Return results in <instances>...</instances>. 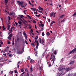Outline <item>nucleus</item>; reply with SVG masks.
<instances>
[{
	"mask_svg": "<svg viewBox=\"0 0 76 76\" xmlns=\"http://www.w3.org/2000/svg\"><path fill=\"white\" fill-rule=\"evenodd\" d=\"M13 72V71H10V74H11V75H12V74Z\"/></svg>",
	"mask_w": 76,
	"mask_h": 76,
	"instance_id": "3c124183",
	"label": "nucleus"
},
{
	"mask_svg": "<svg viewBox=\"0 0 76 76\" xmlns=\"http://www.w3.org/2000/svg\"><path fill=\"white\" fill-rule=\"evenodd\" d=\"M50 17H52L53 16V18H55L56 17V15H55V13H54V12H53L52 13L51 12L50 14Z\"/></svg>",
	"mask_w": 76,
	"mask_h": 76,
	"instance_id": "f03ea898",
	"label": "nucleus"
},
{
	"mask_svg": "<svg viewBox=\"0 0 76 76\" xmlns=\"http://www.w3.org/2000/svg\"><path fill=\"white\" fill-rule=\"evenodd\" d=\"M26 76H29V74L28 72H27Z\"/></svg>",
	"mask_w": 76,
	"mask_h": 76,
	"instance_id": "a19ab883",
	"label": "nucleus"
},
{
	"mask_svg": "<svg viewBox=\"0 0 76 76\" xmlns=\"http://www.w3.org/2000/svg\"><path fill=\"white\" fill-rule=\"evenodd\" d=\"M1 20L2 21V22H3V18H1Z\"/></svg>",
	"mask_w": 76,
	"mask_h": 76,
	"instance_id": "052dcab7",
	"label": "nucleus"
},
{
	"mask_svg": "<svg viewBox=\"0 0 76 76\" xmlns=\"http://www.w3.org/2000/svg\"><path fill=\"white\" fill-rule=\"evenodd\" d=\"M17 53L18 54H21V52L20 51V50H19L18 51H17Z\"/></svg>",
	"mask_w": 76,
	"mask_h": 76,
	"instance_id": "6ab92c4d",
	"label": "nucleus"
},
{
	"mask_svg": "<svg viewBox=\"0 0 76 76\" xmlns=\"http://www.w3.org/2000/svg\"><path fill=\"white\" fill-rule=\"evenodd\" d=\"M8 0H5V4L6 5H7V3H8Z\"/></svg>",
	"mask_w": 76,
	"mask_h": 76,
	"instance_id": "2eb2a0df",
	"label": "nucleus"
},
{
	"mask_svg": "<svg viewBox=\"0 0 76 76\" xmlns=\"http://www.w3.org/2000/svg\"><path fill=\"white\" fill-rule=\"evenodd\" d=\"M25 38H26V39H28V38H27V36L26 35L25 36Z\"/></svg>",
	"mask_w": 76,
	"mask_h": 76,
	"instance_id": "bf43d9fd",
	"label": "nucleus"
},
{
	"mask_svg": "<svg viewBox=\"0 0 76 76\" xmlns=\"http://www.w3.org/2000/svg\"><path fill=\"white\" fill-rule=\"evenodd\" d=\"M38 12H39V13H42V12L41 11H38Z\"/></svg>",
	"mask_w": 76,
	"mask_h": 76,
	"instance_id": "69168bd1",
	"label": "nucleus"
},
{
	"mask_svg": "<svg viewBox=\"0 0 76 76\" xmlns=\"http://www.w3.org/2000/svg\"><path fill=\"white\" fill-rule=\"evenodd\" d=\"M38 36H37L35 37V38H36V39H38Z\"/></svg>",
	"mask_w": 76,
	"mask_h": 76,
	"instance_id": "5fc2aeb1",
	"label": "nucleus"
},
{
	"mask_svg": "<svg viewBox=\"0 0 76 76\" xmlns=\"http://www.w3.org/2000/svg\"><path fill=\"white\" fill-rule=\"evenodd\" d=\"M41 26H42V27H44V25L42 23H41Z\"/></svg>",
	"mask_w": 76,
	"mask_h": 76,
	"instance_id": "4c0bfd02",
	"label": "nucleus"
},
{
	"mask_svg": "<svg viewBox=\"0 0 76 76\" xmlns=\"http://www.w3.org/2000/svg\"><path fill=\"white\" fill-rule=\"evenodd\" d=\"M14 72L15 73H18V71H17V70H15Z\"/></svg>",
	"mask_w": 76,
	"mask_h": 76,
	"instance_id": "ea45409f",
	"label": "nucleus"
},
{
	"mask_svg": "<svg viewBox=\"0 0 76 76\" xmlns=\"http://www.w3.org/2000/svg\"><path fill=\"white\" fill-rule=\"evenodd\" d=\"M53 53L55 54H56V51H54L53 52Z\"/></svg>",
	"mask_w": 76,
	"mask_h": 76,
	"instance_id": "774afa93",
	"label": "nucleus"
},
{
	"mask_svg": "<svg viewBox=\"0 0 76 76\" xmlns=\"http://www.w3.org/2000/svg\"><path fill=\"white\" fill-rule=\"evenodd\" d=\"M56 23V22H55V21H52L51 22V24H50V26H52L53 24V23Z\"/></svg>",
	"mask_w": 76,
	"mask_h": 76,
	"instance_id": "dca6fc26",
	"label": "nucleus"
},
{
	"mask_svg": "<svg viewBox=\"0 0 76 76\" xmlns=\"http://www.w3.org/2000/svg\"><path fill=\"white\" fill-rule=\"evenodd\" d=\"M31 45H32L33 46H34V47H35V44L34 43H32L31 44Z\"/></svg>",
	"mask_w": 76,
	"mask_h": 76,
	"instance_id": "a878e982",
	"label": "nucleus"
},
{
	"mask_svg": "<svg viewBox=\"0 0 76 76\" xmlns=\"http://www.w3.org/2000/svg\"><path fill=\"white\" fill-rule=\"evenodd\" d=\"M0 36L2 37V38L1 39H3V35H1V34H0Z\"/></svg>",
	"mask_w": 76,
	"mask_h": 76,
	"instance_id": "864d4df0",
	"label": "nucleus"
},
{
	"mask_svg": "<svg viewBox=\"0 0 76 76\" xmlns=\"http://www.w3.org/2000/svg\"><path fill=\"white\" fill-rule=\"evenodd\" d=\"M20 20V21H21V22H22L24 24L26 25V23H25V22H24L23 20L22 19H21V20Z\"/></svg>",
	"mask_w": 76,
	"mask_h": 76,
	"instance_id": "412c9836",
	"label": "nucleus"
},
{
	"mask_svg": "<svg viewBox=\"0 0 76 76\" xmlns=\"http://www.w3.org/2000/svg\"><path fill=\"white\" fill-rule=\"evenodd\" d=\"M33 23H37V22L36 21H35V20H33Z\"/></svg>",
	"mask_w": 76,
	"mask_h": 76,
	"instance_id": "37998d69",
	"label": "nucleus"
},
{
	"mask_svg": "<svg viewBox=\"0 0 76 76\" xmlns=\"http://www.w3.org/2000/svg\"><path fill=\"white\" fill-rule=\"evenodd\" d=\"M42 40V39H41V38H40L39 39L38 41L39 42L40 44H41V43Z\"/></svg>",
	"mask_w": 76,
	"mask_h": 76,
	"instance_id": "4468645a",
	"label": "nucleus"
},
{
	"mask_svg": "<svg viewBox=\"0 0 76 76\" xmlns=\"http://www.w3.org/2000/svg\"><path fill=\"white\" fill-rule=\"evenodd\" d=\"M51 57L52 58V61L53 62V63H54V61H56V58H55V56L53 55V56H52V54L51 55Z\"/></svg>",
	"mask_w": 76,
	"mask_h": 76,
	"instance_id": "7ed1b4c3",
	"label": "nucleus"
},
{
	"mask_svg": "<svg viewBox=\"0 0 76 76\" xmlns=\"http://www.w3.org/2000/svg\"><path fill=\"white\" fill-rule=\"evenodd\" d=\"M24 48H25V47H23L22 48V53H23V51H24Z\"/></svg>",
	"mask_w": 76,
	"mask_h": 76,
	"instance_id": "4be33fe9",
	"label": "nucleus"
},
{
	"mask_svg": "<svg viewBox=\"0 0 76 76\" xmlns=\"http://www.w3.org/2000/svg\"><path fill=\"white\" fill-rule=\"evenodd\" d=\"M17 3L19 5H23V2H20V1H17Z\"/></svg>",
	"mask_w": 76,
	"mask_h": 76,
	"instance_id": "39448f33",
	"label": "nucleus"
},
{
	"mask_svg": "<svg viewBox=\"0 0 76 76\" xmlns=\"http://www.w3.org/2000/svg\"><path fill=\"white\" fill-rule=\"evenodd\" d=\"M18 16L20 18H21V19H22L23 18H24L23 15H18Z\"/></svg>",
	"mask_w": 76,
	"mask_h": 76,
	"instance_id": "9d476101",
	"label": "nucleus"
},
{
	"mask_svg": "<svg viewBox=\"0 0 76 76\" xmlns=\"http://www.w3.org/2000/svg\"><path fill=\"white\" fill-rule=\"evenodd\" d=\"M21 72H23V71H24V70H23V69L22 68L21 69Z\"/></svg>",
	"mask_w": 76,
	"mask_h": 76,
	"instance_id": "7c9ffc66",
	"label": "nucleus"
},
{
	"mask_svg": "<svg viewBox=\"0 0 76 76\" xmlns=\"http://www.w3.org/2000/svg\"><path fill=\"white\" fill-rule=\"evenodd\" d=\"M37 41H38V39H37L35 38V42H37Z\"/></svg>",
	"mask_w": 76,
	"mask_h": 76,
	"instance_id": "c03bdc74",
	"label": "nucleus"
},
{
	"mask_svg": "<svg viewBox=\"0 0 76 76\" xmlns=\"http://www.w3.org/2000/svg\"><path fill=\"white\" fill-rule=\"evenodd\" d=\"M19 41V38H17V42H18V41Z\"/></svg>",
	"mask_w": 76,
	"mask_h": 76,
	"instance_id": "79ce46f5",
	"label": "nucleus"
},
{
	"mask_svg": "<svg viewBox=\"0 0 76 76\" xmlns=\"http://www.w3.org/2000/svg\"><path fill=\"white\" fill-rule=\"evenodd\" d=\"M43 30H44V28H41L40 30V31L41 32V31H43Z\"/></svg>",
	"mask_w": 76,
	"mask_h": 76,
	"instance_id": "58836bf2",
	"label": "nucleus"
},
{
	"mask_svg": "<svg viewBox=\"0 0 76 76\" xmlns=\"http://www.w3.org/2000/svg\"><path fill=\"white\" fill-rule=\"evenodd\" d=\"M71 70V69L70 68H69V67L67 68L66 69L65 68H62L61 69H60V70L61 71V72L60 73L58 74V75L60 76L63 73H64V71H65V73H67V72H69V70Z\"/></svg>",
	"mask_w": 76,
	"mask_h": 76,
	"instance_id": "f257e3e1",
	"label": "nucleus"
},
{
	"mask_svg": "<svg viewBox=\"0 0 76 76\" xmlns=\"http://www.w3.org/2000/svg\"><path fill=\"white\" fill-rule=\"evenodd\" d=\"M8 19H9V20H10V18H11L9 16H8Z\"/></svg>",
	"mask_w": 76,
	"mask_h": 76,
	"instance_id": "8fccbe9b",
	"label": "nucleus"
},
{
	"mask_svg": "<svg viewBox=\"0 0 76 76\" xmlns=\"http://www.w3.org/2000/svg\"><path fill=\"white\" fill-rule=\"evenodd\" d=\"M73 63H74V61H72L70 62V64H72Z\"/></svg>",
	"mask_w": 76,
	"mask_h": 76,
	"instance_id": "c85d7f7f",
	"label": "nucleus"
},
{
	"mask_svg": "<svg viewBox=\"0 0 76 76\" xmlns=\"http://www.w3.org/2000/svg\"><path fill=\"white\" fill-rule=\"evenodd\" d=\"M34 51H36V53L37 52L38 53V50H37V49H36V48H35L34 49Z\"/></svg>",
	"mask_w": 76,
	"mask_h": 76,
	"instance_id": "e433bc0d",
	"label": "nucleus"
},
{
	"mask_svg": "<svg viewBox=\"0 0 76 76\" xmlns=\"http://www.w3.org/2000/svg\"><path fill=\"white\" fill-rule=\"evenodd\" d=\"M70 75H71L70 73H69L68 74L67 76H70Z\"/></svg>",
	"mask_w": 76,
	"mask_h": 76,
	"instance_id": "338daca9",
	"label": "nucleus"
},
{
	"mask_svg": "<svg viewBox=\"0 0 76 76\" xmlns=\"http://www.w3.org/2000/svg\"><path fill=\"white\" fill-rule=\"evenodd\" d=\"M7 42H8V43H7L8 44H10V42L8 40Z\"/></svg>",
	"mask_w": 76,
	"mask_h": 76,
	"instance_id": "49530a36",
	"label": "nucleus"
},
{
	"mask_svg": "<svg viewBox=\"0 0 76 76\" xmlns=\"http://www.w3.org/2000/svg\"><path fill=\"white\" fill-rule=\"evenodd\" d=\"M34 62V60L31 59L30 62L32 63V62Z\"/></svg>",
	"mask_w": 76,
	"mask_h": 76,
	"instance_id": "cd10ccee",
	"label": "nucleus"
},
{
	"mask_svg": "<svg viewBox=\"0 0 76 76\" xmlns=\"http://www.w3.org/2000/svg\"><path fill=\"white\" fill-rule=\"evenodd\" d=\"M25 27H24V28H25V29H26L27 28V26H28V24H25Z\"/></svg>",
	"mask_w": 76,
	"mask_h": 76,
	"instance_id": "b1692460",
	"label": "nucleus"
},
{
	"mask_svg": "<svg viewBox=\"0 0 76 76\" xmlns=\"http://www.w3.org/2000/svg\"><path fill=\"white\" fill-rule=\"evenodd\" d=\"M30 32L31 33H32V32H33V29H31V30H30Z\"/></svg>",
	"mask_w": 76,
	"mask_h": 76,
	"instance_id": "c9c22d12",
	"label": "nucleus"
},
{
	"mask_svg": "<svg viewBox=\"0 0 76 76\" xmlns=\"http://www.w3.org/2000/svg\"><path fill=\"white\" fill-rule=\"evenodd\" d=\"M37 43V45H36V46H38V45L39 44L38 43V41H37L36 42Z\"/></svg>",
	"mask_w": 76,
	"mask_h": 76,
	"instance_id": "473e14b6",
	"label": "nucleus"
},
{
	"mask_svg": "<svg viewBox=\"0 0 76 76\" xmlns=\"http://www.w3.org/2000/svg\"><path fill=\"white\" fill-rule=\"evenodd\" d=\"M18 23L19 24V26H22V25H23V23H22L21 22V21H18Z\"/></svg>",
	"mask_w": 76,
	"mask_h": 76,
	"instance_id": "423d86ee",
	"label": "nucleus"
},
{
	"mask_svg": "<svg viewBox=\"0 0 76 76\" xmlns=\"http://www.w3.org/2000/svg\"><path fill=\"white\" fill-rule=\"evenodd\" d=\"M31 59V57H30V56H28V58H27L28 60H29V59Z\"/></svg>",
	"mask_w": 76,
	"mask_h": 76,
	"instance_id": "09e8293b",
	"label": "nucleus"
},
{
	"mask_svg": "<svg viewBox=\"0 0 76 76\" xmlns=\"http://www.w3.org/2000/svg\"><path fill=\"white\" fill-rule=\"evenodd\" d=\"M42 36H43V37H44V36L45 35L44 33V32H43L42 33Z\"/></svg>",
	"mask_w": 76,
	"mask_h": 76,
	"instance_id": "de8ad7c7",
	"label": "nucleus"
},
{
	"mask_svg": "<svg viewBox=\"0 0 76 76\" xmlns=\"http://www.w3.org/2000/svg\"><path fill=\"white\" fill-rule=\"evenodd\" d=\"M51 64H50L48 66V67H51Z\"/></svg>",
	"mask_w": 76,
	"mask_h": 76,
	"instance_id": "e2e57ef3",
	"label": "nucleus"
},
{
	"mask_svg": "<svg viewBox=\"0 0 76 76\" xmlns=\"http://www.w3.org/2000/svg\"><path fill=\"white\" fill-rule=\"evenodd\" d=\"M21 7H25V6L23 5H21Z\"/></svg>",
	"mask_w": 76,
	"mask_h": 76,
	"instance_id": "0e129e2a",
	"label": "nucleus"
},
{
	"mask_svg": "<svg viewBox=\"0 0 76 76\" xmlns=\"http://www.w3.org/2000/svg\"><path fill=\"white\" fill-rule=\"evenodd\" d=\"M64 15H62L61 16H60V18H63V17H64Z\"/></svg>",
	"mask_w": 76,
	"mask_h": 76,
	"instance_id": "f3484780",
	"label": "nucleus"
},
{
	"mask_svg": "<svg viewBox=\"0 0 76 76\" xmlns=\"http://www.w3.org/2000/svg\"><path fill=\"white\" fill-rule=\"evenodd\" d=\"M76 12H75L72 15V16H76Z\"/></svg>",
	"mask_w": 76,
	"mask_h": 76,
	"instance_id": "c756f323",
	"label": "nucleus"
},
{
	"mask_svg": "<svg viewBox=\"0 0 76 76\" xmlns=\"http://www.w3.org/2000/svg\"><path fill=\"white\" fill-rule=\"evenodd\" d=\"M4 60L5 59H2L1 60V62H4Z\"/></svg>",
	"mask_w": 76,
	"mask_h": 76,
	"instance_id": "72a5a7b5",
	"label": "nucleus"
},
{
	"mask_svg": "<svg viewBox=\"0 0 76 76\" xmlns=\"http://www.w3.org/2000/svg\"><path fill=\"white\" fill-rule=\"evenodd\" d=\"M28 69H27V68H26L25 69V71L26 72H28Z\"/></svg>",
	"mask_w": 76,
	"mask_h": 76,
	"instance_id": "5701e85b",
	"label": "nucleus"
},
{
	"mask_svg": "<svg viewBox=\"0 0 76 76\" xmlns=\"http://www.w3.org/2000/svg\"><path fill=\"white\" fill-rule=\"evenodd\" d=\"M30 71L31 72H32L33 71V68H32V65H31V66L30 69Z\"/></svg>",
	"mask_w": 76,
	"mask_h": 76,
	"instance_id": "6e6552de",
	"label": "nucleus"
},
{
	"mask_svg": "<svg viewBox=\"0 0 76 76\" xmlns=\"http://www.w3.org/2000/svg\"><path fill=\"white\" fill-rule=\"evenodd\" d=\"M46 35H48V36H50V33L49 32H47L46 33Z\"/></svg>",
	"mask_w": 76,
	"mask_h": 76,
	"instance_id": "a211bd4d",
	"label": "nucleus"
},
{
	"mask_svg": "<svg viewBox=\"0 0 76 76\" xmlns=\"http://www.w3.org/2000/svg\"><path fill=\"white\" fill-rule=\"evenodd\" d=\"M12 37V34H11L9 35V36L7 37L8 39H9V40H11Z\"/></svg>",
	"mask_w": 76,
	"mask_h": 76,
	"instance_id": "20e7f679",
	"label": "nucleus"
},
{
	"mask_svg": "<svg viewBox=\"0 0 76 76\" xmlns=\"http://www.w3.org/2000/svg\"><path fill=\"white\" fill-rule=\"evenodd\" d=\"M20 64V61L19 62H18L17 64V67L18 68V69H19V64Z\"/></svg>",
	"mask_w": 76,
	"mask_h": 76,
	"instance_id": "ddd939ff",
	"label": "nucleus"
},
{
	"mask_svg": "<svg viewBox=\"0 0 76 76\" xmlns=\"http://www.w3.org/2000/svg\"><path fill=\"white\" fill-rule=\"evenodd\" d=\"M9 15H10V16H12V12H10V14H9Z\"/></svg>",
	"mask_w": 76,
	"mask_h": 76,
	"instance_id": "a18cd8bd",
	"label": "nucleus"
},
{
	"mask_svg": "<svg viewBox=\"0 0 76 76\" xmlns=\"http://www.w3.org/2000/svg\"><path fill=\"white\" fill-rule=\"evenodd\" d=\"M10 25H9V24L8 23V26H7V30H10Z\"/></svg>",
	"mask_w": 76,
	"mask_h": 76,
	"instance_id": "f8f14e48",
	"label": "nucleus"
},
{
	"mask_svg": "<svg viewBox=\"0 0 76 76\" xmlns=\"http://www.w3.org/2000/svg\"><path fill=\"white\" fill-rule=\"evenodd\" d=\"M39 10H41L42 11V10H44V9H43V8L41 7L40 6H39Z\"/></svg>",
	"mask_w": 76,
	"mask_h": 76,
	"instance_id": "9b49d317",
	"label": "nucleus"
},
{
	"mask_svg": "<svg viewBox=\"0 0 76 76\" xmlns=\"http://www.w3.org/2000/svg\"><path fill=\"white\" fill-rule=\"evenodd\" d=\"M12 16H14V15H15V13L14 12H12Z\"/></svg>",
	"mask_w": 76,
	"mask_h": 76,
	"instance_id": "393cba45",
	"label": "nucleus"
},
{
	"mask_svg": "<svg viewBox=\"0 0 76 76\" xmlns=\"http://www.w3.org/2000/svg\"><path fill=\"white\" fill-rule=\"evenodd\" d=\"M44 41V40L43 39H42V44L43 45H44V43H45Z\"/></svg>",
	"mask_w": 76,
	"mask_h": 76,
	"instance_id": "1a4fd4ad",
	"label": "nucleus"
},
{
	"mask_svg": "<svg viewBox=\"0 0 76 76\" xmlns=\"http://www.w3.org/2000/svg\"><path fill=\"white\" fill-rule=\"evenodd\" d=\"M48 56H49V55H48L47 56H46V58H48Z\"/></svg>",
	"mask_w": 76,
	"mask_h": 76,
	"instance_id": "13d9d810",
	"label": "nucleus"
},
{
	"mask_svg": "<svg viewBox=\"0 0 76 76\" xmlns=\"http://www.w3.org/2000/svg\"><path fill=\"white\" fill-rule=\"evenodd\" d=\"M9 47L7 46V50H9Z\"/></svg>",
	"mask_w": 76,
	"mask_h": 76,
	"instance_id": "680f3d73",
	"label": "nucleus"
},
{
	"mask_svg": "<svg viewBox=\"0 0 76 76\" xmlns=\"http://www.w3.org/2000/svg\"><path fill=\"white\" fill-rule=\"evenodd\" d=\"M35 55L37 57L38 56V52H35Z\"/></svg>",
	"mask_w": 76,
	"mask_h": 76,
	"instance_id": "aec40b11",
	"label": "nucleus"
},
{
	"mask_svg": "<svg viewBox=\"0 0 76 76\" xmlns=\"http://www.w3.org/2000/svg\"><path fill=\"white\" fill-rule=\"evenodd\" d=\"M23 35H25V36H26V33H25V32H23Z\"/></svg>",
	"mask_w": 76,
	"mask_h": 76,
	"instance_id": "f704fd0d",
	"label": "nucleus"
},
{
	"mask_svg": "<svg viewBox=\"0 0 76 76\" xmlns=\"http://www.w3.org/2000/svg\"><path fill=\"white\" fill-rule=\"evenodd\" d=\"M17 19H19V20H22V19L20 17H17Z\"/></svg>",
	"mask_w": 76,
	"mask_h": 76,
	"instance_id": "bb28decb",
	"label": "nucleus"
},
{
	"mask_svg": "<svg viewBox=\"0 0 76 76\" xmlns=\"http://www.w3.org/2000/svg\"><path fill=\"white\" fill-rule=\"evenodd\" d=\"M31 9H32V10H33L34 11V12H35V11H38H38H39V10H38V9L37 10H36V8H31Z\"/></svg>",
	"mask_w": 76,
	"mask_h": 76,
	"instance_id": "0eeeda50",
	"label": "nucleus"
},
{
	"mask_svg": "<svg viewBox=\"0 0 76 76\" xmlns=\"http://www.w3.org/2000/svg\"><path fill=\"white\" fill-rule=\"evenodd\" d=\"M15 24H16V25L17 26V25H18V23L16 22H15Z\"/></svg>",
	"mask_w": 76,
	"mask_h": 76,
	"instance_id": "4d7b16f0",
	"label": "nucleus"
},
{
	"mask_svg": "<svg viewBox=\"0 0 76 76\" xmlns=\"http://www.w3.org/2000/svg\"><path fill=\"white\" fill-rule=\"evenodd\" d=\"M25 43H26V44H28V42H27V41H26V40H25Z\"/></svg>",
	"mask_w": 76,
	"mask_h": 76,
	"instance_id": "6e6d98bb",
	"label": "nucleus"
},
{
	"mask_svg": "<svg viewBox=\"0 0 76 76\" xmlns=\"http://www.w3.org/2000/svg\"><path fill=\"white\" fill-rule=\"evenodd\" d=\"M27 16H28V17L30 19H31V16L29 15H27Z\"/></svg>",
	"mask_w": 76,
	"mask_h": 76,
	"instance_id": "2f4dec72",
	"label": "nucleus"
},
{
	"mask_svg": "<svg viewBox=\"0 0 76 76\" xmlns=\"http://www.w3.org/2000/svg\"><path fill=\"white\" fill-rule=\"evenodd\" d=\"M65 20H66L65 19H64L63 20H62V21H61V22H64Z\"/></svg>",
	"mask_w": 76,
	"mask_h": 76,
	"instance_id": "603ef678",
	"label": "nucleus"
}]
</instances>
